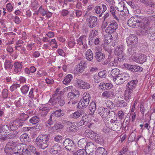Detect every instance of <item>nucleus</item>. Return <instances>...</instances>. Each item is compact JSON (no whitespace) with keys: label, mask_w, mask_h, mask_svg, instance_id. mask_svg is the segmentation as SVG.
<instances>
[{"label":"nucleus","mask_w":155,"mask_h":155,"mask_svg":"<svg viewBox=\"0 0 155 155\" xmlns=\"http://www.w3.org/2000/svg\"><path fill=\"white\" fill-rule=\"evenodd\" d=\"M127 103L123 100L118 101L117 104L118 107H125L127 106Z\"/></svg>","instance_id":"obj_55"},{"label":"nucleus","mask_w":155,"mask_h":155,"mask_svg":"<svg viewBox=\"0 0 155 155\" xmlns=\"http://www.w3.org/2000/svg\"><path fill=\"white\" fill-rule=\"evenodd\" d=\"M76 84L81 89H87L90 87V85L89 83L82 80H78Z\"/></svg>","instance_id":"obj_10"},{"label":"nucleus","mask_w":155,"mask_h":155,"mask_svg":"<svg viewBox=\"0 0 155 155\" xmlns=\"http://www.w3.org/2000/svg\"><path fill=\"white\" fill-rule=\"evenodd\" d=\"M138 49L135 46H132L129 47L127 49V53L129 55L132 57L135 55Z\"/></svg>","instance_id":"obj_20"},{"label":"nucleus","mask_w":155,"mask_h":155,"mask_svg":"<svg viewBox=\"0 0 155 155\" xmlns=\"http://www.w3.org/2000/svg\"><path fill=\"white\" fill-rule=\"evenodd\" d=\"M58 100V99L57 98L51 97L48 101V103L47 104H48L49 105H54L57 103Z\"/></svg>","instance_id":"obj_41"},{"label":"nucleus","mask_w":155,"mask_h":155,"mask_svg":"<svg viewBox=\"0 0 155 155\" xmlns=\"http://www.w3.org/2000/svg\"><path fill=\"white\" fill-rule=\"evenodd\" d=\"M112 50L113 49L110 48V49H109L108 51L107 50V51L109 53L108 59L109 60V61H110L112 59V58H113L114 55V54L112 52Z\"/></svg>","instance_id":"obj_60"},{"label":"nucleus","mask_w":155,"mask_h":155,"mask_svg":"<svg viewBox=\"0 0 155 155\" xmlns=\"http://www.w3.org/2000/svg\"><path fill=\"white\" fill-rule=\"evenodd\" d=\"M50 135L48 134H41L35 139V144L40 149L44 150L47 148L49 144Z\"/></svg>","instance_id":"obj_3"},{"label":"nucleus","mask_w":155,"mask_h":155,"mask_svg":"<svg viewBox=\"0 0 155 155\" xmlns=\"http://www.w3.org/2000/svg\"><path fill=\"white\" fill-rule=\"evenodd\" d=\"M87 67V65L86 63L83 61H81L75 67L76 73L77 74H80Z\"/></svg>","instance_id":"obj_6"},{"label":"nucleus","mask_w":155,"mask_h":155,"mask_svg":"<svg viewBox=\"0 0 155 155\" xmlns=\"http://www.w3.org/2000/svg\"><path fill=\"white\" fill-rule=\"evenodd\" d=\"M119 69L114 68L110 72V74L108 75V80L110 81H113L115 84H121L130 78L129 74L126 73L120 74Z\"/></svg>","instance_id":"obj_2"},{"label":"nucleus","mask_w":155,"mask_h":155,"mask_svg":"<svg viewBox=\"0 0 155 155\" xmlns=\"http://www.w3.org/2000/svg\"><path fill=\"white\" fill-rule=\"evenodd\" d=\"M85 57L87 60L91 61L93 59V54L91 49H89L85 53Z\"/></svg>","instance_id":"obj_30"},{"label":"nucleus","mask_w":155,"mask_h":155,"mask_svg":"<svg viewBox=\"0 0 155 155\" xmlns=\"http://www.w3.org/2000/svg\"><path fill=\"white\" fill-rule=\"evenodd\" d=\"M116 8L120 12H123L126 8L124 6V3L123 2H120L118 4L117 7H116Z\"/></svg>","instance_id":"obj_33"},{"label":"nucleus","mask_w":155,"mask_h":155,"mask_svg":"<svg viewBox=\"0 0 155 155\" xmlns=\"http://www.w3.org/2000/svg\"><path fill=\"white\" fill-rule=\"evenodd\" d=\"M8 90L6 88H4L3 89L2 92V96L3 98L4 99H7L8 97Z\"/></svg>","instance_id":"obj_45"},{"label":"nucleus","mask_w":155,"mask_h":155,"mask_svg":"<svg viewBox=\"0 0 155 155\" xmlns=\"http://www.w3.org/2000/svg\"><path fill=\"white\" fill-rule=\"evenodd\" d=\"M4 65L5 68L6 69H11L13 66L11 61L8 60H5Z\"/></svg>","instance_id":"obj_39"},{"label":"nucleus","mask_w":155,"mask_h":155,"mask_svg":"<svg viewBox=\"0 0 155 155\" xmlns=\"http://www.w3.org/2000/svg\"><path fill=\"white\" fill-rule=\"evenodd\" d=\"M95 58L97 61L100 62L104 59L105 57L104 54L100 52L99 51L96 52Z\"/></svg>","instance_id":"obj_28"},{"label":"nucleus","mask_w":155,"mask_h":155,"mask_svg":"<svg viewBox=\"0 0 155 155\" xmlns=\"http://www.w3.org/2000/svg\"><path fill=\"white\" fill-rule=\"evenodd\" d=\"M87 143V138H82L79 140L78 142V145L80 147H85L86 148Z\"/></svg>","instance_id":"obj_23"},{"label":"nucleus","mask_w":155,"mask_h":155,"mask_svg":"<svg viewBox=\"0 0 155 155\" xmlns=\"http://www.w3.org/2000/svg\"><path fill=\"white\" fill-rule=\"evenodd\" d=\"M63 127V125L61 122H58L55 124L53 127L52 128L54 130H58L62 129Z\"/></svg>","instance_id":"obj_44"},{"label":"nucleus","mask_w":155,"mask_h":155,"mask_svg":"<svg viewBox=\"0 0 155 155\" xmlns=\"http://www.w3.org/2000/svg\"><path fill=\"white\" fill-rule=\"evenodd\" d=\"M47 12V11L43 8L42 5L39 8L38 10V12L43 16L45 15Z\"/></svg>","instance_id":"obj_49"},{"label":"nucleus","mask_w":155,"mask_h":155,"mask_svg":"<svg viewBox=\"0 0 155 155\" xmlns=\"http://www.w3.org/2000/svg\"><path fill=\"white\" fill-rule=\"evenodd\" d=\"M97 18L95 16H90L89 18H87L86 19V21L88 26L91 28L95 27L97 24Z\"/></svg>","instance_id":"obj_7"},{"label":"nucleus","mask_w":155,"mask_h":155,"mask_svg":"<svg viewBox=\"0 0 155 155\" xmlns=\"http://www.w3.org/2000/svg\"><path fill=\"white\" fill-rule=\"evenodd\" d=\"M140 109L141 113L144 115V112L146 111V109L143 104L142 103L140 104Z\"/></svg>","instance_id":"obj_64"},{"label":"nucleus","mask_w":155,"mask_h":155,"mask_svg":"<svg viewBox=\"0 0 155 155\" xmlns=\"http://www.w3.org/2000/svg\"><path fill=\"white\" fill-rule=\"evenodd\" d=\"M21 144H18L13 148L14 153L15 155H18V153H20L21 149L22 150V148H21Z\"/></svg>","instance_id":"obj_32"},{"label":"nucleus","mask_w":155,"mask_h":155,"mask_svg":"<svg viewBox=\"0 0 155 155\" xmlns=\"http://www.w3.org/2000/svg\"><path fill=\"white\" fill-rule=\"evenodd\" d=\"M40 121L39 118L37 116L32 117L29 120L30 123L32 124H35L38 123Z\"/></svg>","instance_id":"obj_35"},{"label":"nucleus","mask_w":155,"mask_h":155,"mask_svg":"<svg viewBox=\"0 0 155 155\" xmlns=\"http://www.w3.org/2000/svg\"><path fill=\"white\" fill-rule=\"evenodd\" d=\"M73 78L72 75L68 74L65 77L62 81L63 83L64 84H67L71 82Z\"/></svg>","instance_id":"obj_27"},{"label":"nucleus","mask_w":155,"mask_h":155,"mask_svg":"<svg viewBox=\"0 0 155 155\" xmlns=\"http://www.w3.org/2000/svg\"><path fill=\"white\" fill-rule=\"evenodd\" d=\"M20 85L18 84H15L10 87L9 90L11 91H13L18 88H19Z\"/></svg>","instance_id":"obj_51"},{"label":"nucleus","mask_w":155,"mask_h":155,"mask_svg":"<svg viewBox=\"0 0 155 155\" xmlns=\"http://www.w3.org/2000/svg\"><path fill=\"white\" fill-rule=\"evenodd\" d=\"M124 49L122 47H117L114 51L115 54L117 55L123 54Z\"/></svg>","instance_id":"obj_40"},{"label":"nucleus","mask_w":155,"mask_h":155,"mask_svg":"<svg viewBox=\"0 0 155 155\" xmlns=\"http://www.w3.org/2000/svg\"><path fill=\"white\" fill-rule=\"evenodd\" d=\"M117 55L118 56L114 59V61L118 60L119 61H122L124 60L125 56L124 54L122 55Z\"/></svg>","instance_id":"obj_48"},{"label":"nucleus","mask_w":155,"mask_h":155,"mask_svg":"<svg viewBox=\"0 0 155 155\" xmlns=\"http://www.w3.org/2000/svg\"><path fill=\"white\" fill-rule=\"evenodd\" d=\"M107 14L104 17V21L103 22L101 26V28L103 30V34H104L105 33L107 32V28L106 27L107 26V21H105V19L107 18Z\"/></svg>","instance_id":"obj_38"},{"label":"nucleus","mask_w":155,"mask_h":155,"mask_svg":"<svg viewBox=\"0 0 155 155\" xmlns=\"http://www.w3.org/2000/svg\"><path fill=\"white\" fill-rule=\"evenodd\" d=\"M97 142L101 143H103L104 141V140L102 137L101 136L97 135L96 139L95 140Z\"/></svg>","instance_id":"obj_53"},{"label":"nucleus","mask_w":155,"mask_h":155,"mask_svg":"<svg viewBox=\"0 0 155 155\" xmlns=\"http://www.w3.org/2000/svg\"><path fill=\"white\" fill-rule=\"evenodd\" d=\"M89 108L91 112H90V114L93 115L96 110V103L94 101L91 102L89 106Z\"/></svg>","instance_id":"obj_29"},{"label":"nucleus","mask_w":155,"mask_h":155,"mask_svg":"<svg viewBox=\"0 0 155 155\" xmlns=\"http://www.w3.org/2000/svg\"><path fill=\"white\" fill-rule=\"evenodd\" d=\"M21 144H18L13 148L14 153L15 155H18V153H20L21 149L22 150V148H21Z\"/></svg>","instance_id":"obj_31"},{"label":"nucleus","mask_w":155,"mask_h":155,"mask_svg":"<svg viewBox=\"0 0 155 155\" xmlns=\"http://www.w3.org/2000/svg\"><path fill=\"white\" fill-rule=\"evenodd\" d=\"M148 20L146 18L134 16L128 20L127 25L130 27L134 28L137 25L140 28V31L143 35L150 34V35L151 28L148 26Z\"/></svg>","instance_id":"obj_1"},{"label":"nucleus","mask_w":155,"mask_h":155,"mask_svg":"<svg viewBox=\"0 0 155 155\" xmlns=\"http://www.w3.org/2000/svg\"><path fill=\"white\" fill-rule=\"evenodd\" d=\"M88 115H86L83 116L82 118V120L84 122V124H85V127L87 126V127L90 128L91 127V124L89 123L90 122V119L88 116Z\"/></svg>","instance_id":"obj_25"},{"label":"nucleus","mask_w":155,"mask_h":155,"mask_svg":"<svg viewBox=\"0 0 155 155\" xmlns=\"http://www.w3.org/2000/svg\"><path fill=\"white\" fill-rule=\"evenodd\" d=\"M23 100L21 98H19L18 100L15 101V105L17 107H20L22 106Z\"/></svg>","instance_id":"obj_63"},{"label":"nucleus","mask_w":155,"mask_h":155,"mask_svg":"<svg viewBox=\"0 0 155 155\" xmlns=\"http://www.w3.org/2000/svg\"><path fill=\"white\" fill-rule=\"evenodd\" d=\"M133 91V90L132 89L126 88L124 93V99L126 101H129V99H131V93H132Z\"/></svg>","instance_id":"obj_18"},{"label":"nucleus","mask_w":155,"mask_h":155,"mask_svg":"<svg viewBox=\"0 0 155 155\" xmlns=\"http://www.w3.org/2000/svg\"><path fill=\"white\" fill-rule=\"evenodd\" d=\"M17 127H21L24 124V121L21 120L20 119L16 120L15 121Z\"/></svg>","instance_id":"obj_61"},{"label":"nucleus","mask_w":155,"mask_h":155,"mask_svg":"<svg viewBox=\"0 0 155 155\" xmlns=\"http://www.w3.org/2000/svg\"><path fill=\"white\" fill-rule=\"evenodd\" d=\"M115 116L116 115L114 112L109 110L108 114H107V119L114 118Z\"/></svg>","instance_id":"obj_57"},{"label":"nucleus","mask_w":155,"mask_h":155,"mask_svg":"<svg viewBox=\"0 0 155 155\" xmlns=\"http://www.w3.org/2000/svg\"><path fill=\"white\" fill-rule=\"evenodd\" d=\"M147 59V56L144 54H141L137 58H134V61L137 63L142 64L145 62Z\"/></svg>","instance_id":"obj_21"},{"label":"nucleus","mask_w":155,"mask_h":155,"mask_svg":"<svg viewBox=\"0 0 155 155\" xmlns=\"http://www.w3.org/2000/svg\"><path fill=\"white\" fill-rule=\"evenodd\" d=\"M29 117L28 115L27 114L21 113L20 115V120L23 121H25Z\"/></svg>","instance_id":"obj_52"},{"label":"nucleus","mask_w":155,"mask_h":155,"mask_svg":"<svg viewBox=\"0 0 155 155\" xmlns=\"http://www.w3.org/2000/svg\"><path fill=\"white\" fill-rule=\"evenodd\" d=\"M61 150V148L60 145L58 144H55L52 148L50 150V153L54 154H56L59 153Z\"/></svg>","instance_id":"obj_15"},{"label":"nucleus","mask_w":155,"mask_h":155,"mask_svg":"<svg viewBox=\"0 0 155 155\" xmlns=\"http://www.w3.org/2000/svg\"><path fill=\"white\" fill-rule=\"evenodd\" d=\"M14 66L15 72L18 73L21 71L22 66L20 63L15 62L14 64Z\"/></svg>","instance_id":"obj_26"},{"label":"nucleus","mask_w":155,"mask_h":155,"mask_svg":"<svg viewBox=\"0 0 155 155\" xmlns=\"http://www.w3.org/2000/svg\"><path fill=\"white\" fill-rule=\"evenodd\" d=\"M98 114L103 118L105 123H107V120L106 119L107 116V110L104 107H101L98 109Z\"/></svg>","instance_id":"obj_11"},{"label":"nucleus","mask_w":155,"mask_h":155,"mask_svg":"<svg viewBox=\"0 0 155 155\" xmlns=\"http://www.w3.org/2000/svg\"><path fill=\"white\" fill-rule=\"evenodd\" d=\"M29 87L28 85H24L21 87L20 89L21 91L23 94H26L28 92Z\"/></svg>","instance_id":"obj_42"},{"label":"nucleus","mask_w":155,"mask_h":155,"mask_svg":"<svg viewBox=\"0 0 155 155\" xmlns=\"http://www.w3.org/2000/svg\"><path fill=\"white\" fill-rule=\"evenodd\" d=\"M107 45H108V46H110L112 45L113 46V47H114V45L113 44H111L110 45H109V44H110L111 42H112L113 39V37L112 36V35L111 34V33H107Z\"/></svg>","instance_id":"obj_47"},{"label":"nucleus","mask_w":155,"mask_h":155,"mask_svg":"<svg viewBox=\"0 0 155 155\" xmlns=\"http://www.w3.org/2000/svg\"><path fill=\"white\" fill-rule=\"evenodd\" d=\"M106 152L104 148L99 147L96 150V155H106Z\"/></svg>","instance_id":"obj_36"},{"label":"nucleus","mask_w":155,"mask_h":155,"mask_svg":"<svg viewBox=\"0 0 155 155\" xmlns=\"http://www.w3.org/2000/svg\"><path fill=\"white\" fill-rule=\"evenodd\" d=\"M62 110L61 109L57 110L53 113V114L56 117H59L63 116V114L61 113Z\"/></svg>","instance_id":"obj_46"},{"label":"nucleus","mask_w":155,"mask_h":155,"mask_svg":"<svg viewBox=\"0 0 155 155\" xmlns=\"http://www.w3.org/2000/svg\"><path fill=\"white\" fill-rule=\"evenodd\" d=\"M72 39H73V38H71V40L69 41L67 43V44L70 48H72L74 47L75 44V41Z\"/></svg>","instance_id":"obj_58"},{"label":"nucleus","mask_w":155,"mask_h":155,"mask_svg":"<svg viewBox=\"0 0 155 155\" xmlns=\"http://www.w3.org/2000/svg\"><path fill=\"white\" fill-rule=\"evenodd\" d=\"M107 71L105 70H103L100 72L98 73V75L99 77L102 78H105L106 76Z\"/></svg>","instance_id":"obj_59"},{"label":"nucleus","mask_w":155,"mask_h":155,"mask_svg":"<svg viewBox=\"0 0 155 155\" xmlns=\"http://www.w3.org/2000/svg\"><path fill=\"white\" fill-rule=\"evenodd\" d=\"M137 36L134 34L130 35L127 38L126 40L127 43L128 45H133V46H135V45L137 42Z\"/></svg>","instance_id":"obj_8"},{"label":"nucleus","mask_w":155,"mask_h":155,"mask_svg":"<svg viewBox=\"0 0 155 155\" xmlns=\"http://www.w3.org/2000/svg\"><path fill=\"white\" fill-rule=\"evenodd\" d=\"M117 28V23L114 21H112L107 27V33H111L113 32Z\"/></svg>","instance_id":"obj_9"},{"label":"nucleus","mask_w":155,"mask_h":155,"mask_svg":"<svg viewBox=\"0 0 155 155\" xmlns=\"http://www.w3.org/2000/svg\"><path fill=\"white\" fill-rule=\"evenodd\" d=\"M51 109L50 105H49L48 104H45L43 108L40 110L39 112L41 115L42 117H45Z\"/></svg>","instance_id":"obj_12"},{"label":"nucleus","mask_w":155,"mask_h":155,"mask_svg":"<svg viewBox=\"0 0 155 155\" xmlns=\"http://www.w3.org/2000/svg\"><path fill=\"white\" fill-rule=\"evenodd\" d=\"M83 98L81 99L78 104L77 107L79 109H84L88 105L91 99L90 94L87 92H85L83 94Z\"/></svg>","instance_id":"obj_4"},{"label":"nucleus","mask_w":155,"mask_h":155,"mask_svg":"<svg viewBox=\"0 0 155 155\" xmlns=\"http://www.w3.org/2000/svg\"><path fill=\"white\" fill-rule=\"evenodd\" d=\"M87 37L85 35L81 36L77 40V44L79 45L85 44L86 43Z\"/></svg>","instance_id":"obj_24"},{"label":"nucleus","mask_w":155,"mask_h":155,"mask_svg":"<svg viewBox=\"0 0 155 155\" xmlns=\"http://www.w3.org/2000/svg\"><path fill=\"white\" fill-rule=\"evenodd\" d=\"M14 150L11 143H8L6 145L4 151L8 155H15L14 153Z\"/></svg>","instance_id":"obj_13"},{"label":"nucleus","mask_w":155,"mask_h":155,"mask_svg":"<svg viewBox=\"0 0 155 155\" xmlns=\"http://www.w3.org/2000/svg\"><path fill=\"white\" fill-rule=\"evenodd\" d=\"M20 139L22 142L24 143H27L29 140L28 136L26 134H24L21 135L20 137Z\"/></svg>","instance_id":"obj_37"},{"label":"nucleus","mask_w":155,"mask_h":155,"mask_svg":"<svg viewBox=\"0 0 155 155\" xmlns=\"http://www.w3.org/2000/svg\"><path fill=\"white\" fill-rule=\"evenodd\" d=\"M11 131L9 130V127L8 125H2L1 127H0V134L3 132H5L4 134H2V136H4L7 137L9 134V133Z\"/></svg>","instance_id":"obj_14"},{"label":"nucleus","mask_w":155,"mask_h":155,"mask_svg":"<svg viewBox=\"0 0 155 155\" xmlns=\"http://www.w3.org/2000/svg\"><path fill=\"white\" fill-rule=\"evenodd\" d=\"M74 153L76 155H87V152L86 150L82 149L76 151Z\"/></svg>","instance_id":"obj_43"},{"label":"nucleus","mask_w":155,"mask_h":155,"mask_svg":"<svg viewBox=\"0 0 155 155\" xmlns=\"http://www.w3.org/2000/svg\"><path fill=\"white\" fill-rule=\"evenodd\" d=\"M58 103L60 106H62L65 104L64 100L61 96L58 97Z\"/></svg>","instance_id":"obj_56"},{"label":"nucleus","mask_w":155,"mask_h":155,"mask_svg":"<svg viewBox=\"0 0 155 155\" xmlns=\"http://www.w3.org/2000/svg\"><path fill=\"white\" fill-rule=\"evenodd\" d=\"M110 12L114 17V18L117 21H119V18L117 17L115 15L116 9L113 5H110Z\"/></svg>","instance_id":"obj_34"},{"label":"nucleus","mask_w":155,"mask_h":155,"mask_svg":"<svg viewBox=\"0 0 155 155\" xmlns=\"http://www.w3.org/2000/svg\"><path fill=\"white\" fill-rule=\"evenodd\" d=\"M114 90L113 89L107 91V97L111 98L114 95Z\"/></svg>","instance_id":"obj_62"},{"label":"nucleus","mask_w":155,"mask_h":155,"mask_svg":"<svg viewBox=\"0 0 155 155\" xmlns=\"http://www.w3.org/2000/svg\"><path fill=\"white\" fill-rule=\"evenodd\" d=\"M126 67L129 70L133 72L141 71L142 70L140 66L136 65L127 64Z\"/></svg>","instance_id":"obj_17"},{"label":"nucleus","mask_w":155,"mask_h":155,"mask_svg":"<svg viewBox=\"0 0 155 155\" xmlns=\"http://www.w3.org/2000/svg\"><path fill=\"white\" fill-rule=\"evenodd\" d=\"M63 143V146L66 149L69 151L72 150V151H74L73 148L75 146L73 141L71 140L69 138L65 139Z\"/></svg>","instance_id":"obj_5"},{"label":"nucleus","mask_w":155,"mask_h":155,"mask_svg":"<svg viewBox=\"0 0 155 155\" xmlns=\"http://www.w3.org/2000/svg\"><path fill=\"white\" fill-rule=\"evenodd\" d=\"M9 133V134L8 135V137L10 139L16 136L18 134V132L17 131H13L12 132L10 131Z\"/></svg>","instance_id":"obj_54"},{"label":"nucleus","mask_w":155,"mask_h":155,"mask_svg":"<svg viewBox=\"0 0 155 155\" xmlns=\"http://www.w3.org/2000/svg\"><path fill=\"white\" fill-rule=\"evenodd\" d=\"M68 97L70 101L68 103H71L73 104H75L78 101L77 98L71 92H69L68 95Z\"/></svg>","instance_id":"obj_19"},{"label":"nucleus","mask_w":155,"mask_h":155,"mask_svg":"<svg viewBox=\"0 0 155 155\" xmlns=\"http://www.w3.org/2000/svg\"><path fill=\"white\" fill-rule=\"evenodd\" d=\"M138 82V80L137 79L131 80L127 84L126 87L134 90L137 86Z\"/></svg>","instance_id":"obj_16"},{"label":"nucleus","mask_w":155,"mask_h":155,"mask_svg":"<svg viewBox=\"0 0 155 155\" xmlns=\"http://www.w3.org/2000/svg\"><path fill=\"white\" fill-rule=\"evenodd\" d=\"M85 112L82 110H79L75 112L72 115H71L72 117L74 119H77L84 114Z\"/></svg>","instance_id":"obj_22"},{"label":"nucleus","mask_w":155,"mask_h":155,"mask_svg":"<svg viewBox=\"0 0 155 155\" xmlns=\"http://www.w3.org/2000/svg\"><path fill=\"white\" fill-rule=\"evenodd\" d=\"M140 2L143 3L145 5L150 6V5L152 4L153 0H140Z\"/></svg>","instance_id":"obj_50"}]
</instances>
